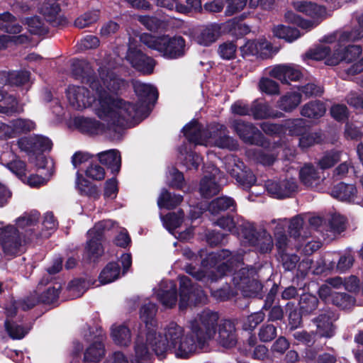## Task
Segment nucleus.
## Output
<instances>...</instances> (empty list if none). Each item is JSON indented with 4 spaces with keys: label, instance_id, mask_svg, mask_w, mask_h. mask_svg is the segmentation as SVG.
Segmentation results:
<instances>
[{
    "label": "nucleus",
    "instance_id": "1",
    "mask_svg": "<svg viewBox=\"0 0 363 363\" xmlns=\"http://www.w3.org/2000/svg\"><path fill=\"white\" fill-rule=\"evenodd\" d=\"M218 318L217 313L204 310L190 320L189 333H186L182 326L172 322L164 328V338L161 334L151 330L147 340L160 359L164 358L169 351L177 357L187 358L198 347H202L214 337Z\"/></svg>",
    "mask_w": 363,
    "mask_h": 363
},
{
    "label": "nucleus",
    "instance_id": "2",
    "mask_svg": "<svg viewBox=\"0 0 363 363\" xmlns=\"http://www.w3.org/2000/svg\"><path fill=\"white\" fill-rule=\"evenodd\" d=\"M139 105L135 106L113 95L101 94L99 101L95 105L96 114L101 118L111 121L118 124H128L133 119L146 117L147 106L151 101L157 98L156 89L150 84L140 81L133 82Z\"/></svg>",
    "mask_w": 363,
    "mask_h": 363
},
{
    "label": "nucleus",
    "instance_id": "3",
    "mask_svg": "<svg viewBox=\"0 0 363 363\" xmlns=\"http://www.w3.org/2000/svg\"><path fill=\"white\" fill-rule=\"evenodd\" d=\"M101 84L99 79L87 77L86 82L93 91H96V99L91 96L87 89L84 86H69L67 90V96L69 104L77 110H82L92 106L95 111V105L99 101L101 94L113 95L124 85V82L118 78L112 72L101 74ZM96 113V112H94Z\"/></svg>",
    "mask_w": 363,
    "mask_h": 363
},
{
    "label": "nucleus",
    "instance_id": "4",
    "mask_svg": "<svg viewBox=\"0 0 363 363\" xmlns=\"http://www.w3.org/2000/svg\"><path fill=\"white\" fill-rule=\"evenodd\" d=\"M242 261V255L240 253L232 254L228 250H223L209 253L202 262L203 266L209 265L211 268H215V269L204 272L191 265H188L186 271L197 280H203L207 277L213 281L224 276L230 268L240 264Z\"/></svg>",
    "mask_w": 363,
    "mask_h": 363
},
{
    "label": "nucleus",
    "instance_id": "5",
    "mask_svg": "<svg viewBox=\"0 0 363 363\" xmlns=\"http://www.w3.org/2000/svg\"><path fill=\"white\" fill-rule=\"evenodd\" d=\"M140 40L148 48L157 50L167 59H177L184 56L185 53V41L180 36L155 37L144 34L141 35Z\"/></svg>",
    "mask_w": 363,
    "mask_h": 363
},
{
    "label": "nucleus",
    "instance_id": "6",
    "mask_svg": "<svg viewBox=\"0 0 363 363\" xmlns=\"http://www.w3.org/2000/svg\"><path fill=\"white\" fill-rule=\"evenodd\" d=\"M26 240L13 225L0 227V246L4 256L13 257L25 251Z\"/></svg>",
    "mask_w": 363,
    "mask_h": 363
},
{
    "label": "nucleus",
    "instance_id": "7",
    "mask_svg": "<svg viewBox=\"0 0 363 363\" xmlns=\"http://www.w3.org/2000/svg\"><path fill=\"white\" fill-rule=\"evenodd\" d=\"M101 118V117H99ZM106 122V125L96 121V119L77 117L74 118V124L79 130L83 133L89 134H102L106 133L113 139L118 138L121 134V128L127 124H118L111 121L101 118Z\"/></svg>",
    "mask_w": 363,
    "mask_h": 363
},
{
    "label": "nucleus",
    "instance_id": "8",
    "mask_svg": "<svg viewBox=\"0 0 363 363\" xmlns=\"http://www.w3.org/2000/svg\"><path fill=\"white\" fill-rule=\"evenodd\" d=\"M256 272L253 267H242L233 274V284L244 296H254L262 289V284L255 278Z\"/></svg>",
    "mask_w": 363,
    "mask_h": 363
},
{
    "label": "nucleus",
    "instance_id": "9",
    "mask_svg": "<svg viewBox=\"0 0 363 363\" xmlns=\"http://www.w3.org/2000/svg\"><path fill=\"white\" fill-rule=\"evenodd\" d=\"M114 225L112 220H107L97 223L88 232V241L85 248V256L89 259H95L103 253L101 240L104 233L110 230Z\"/></svg>",
    "mask_w": 363,
    "mask_h": 363
},
{
    "label": "nucleus",
    "instance_id": "10",
    "mask_svg": "<svg viewBox=\"0 0 363 363\" xmlns=\"http://www.w3.org/2000/svg\"><path fill=\"white\" fill-rule=\"evenodd\" d=\"M204 146H216L220 148L235 150L237 142L226 133V128L220 124H212L205 131Z\"/></svg>",
    "mask_w": 363,
    "mask_h": 363
},
{
    "label": "nucleus",
    "instance_id": "11",
    "mask_svg": "<svg viewBox=\"0 0 363 363\" xmlns=\"http://www.w3.org/2000/svg\"><path fill=\"white\" fill-rule=\"evenodd\" d=\"M206 295L201 287L193 285L187 277H180L179 308L183 310L191 303H204Z\"/></svg>",
    "mask_w": 363,
    "mask_h": 363
},
{
    "label": "nucleus",
    "instance_id": "12",
    "mask_svg": "<svg viewBox=\"0 0 363 363\" xmlns=\"http://www.w3.org/2000/svg\"><path fill=\"white\" fill-rule=\"evenodd\" d=\"M240 231L237 233L241 238L246 240V242L252 245H257L259 250L266 253L270 252L273 247L272 237L267 232H263L262 239H259L257 236L255 226L252 223L247 221H242V223L238 224Z\"/></svg>",
    "mask_w": 363,
    "mask_h": 363
},
{
    "label": "nucleus",
    "instance_id": "13",
    "mask_svg": "<svg viewBox=\"0 0 363 363\" xmlns=\"http://www.w3.org/2000/svg\"><path fill=\"white\" fill-rule=\"evenodd\" d=\"M231 127L244 143L257 145L261 142L262 134L252 124L242 120H234Z\"/></svg>",
    "mask_w": 363,
    "mask_h": 363
},
{
    "label": "nucleus",
    "instance_id": "14",
    "mask_svg": "<svg viewBox=\"0 0 363 363\" xmlns=\"http://www.w3.org/2000/svg\"><path fill=\"white\" fill-rule=\"evenodd\" d=\"M298 185L294 179L283 181H268L266 183L267 192L273 197L283 199L291 196L297 191Z\"/></svg>",
    "mask_w": 363,
    "mask_h": 363
},
{
    "label": "nucleus",
    "instance_id": "15",
    "mask_svg": "<svg viewBox=\"0 0 363 363\" xmlns=\"http://www.w3.org/2000/svg\"><path fill=\"white\" fill-rule=\"evenodd\" d=\"M333 49V56L328 59V65H336L342 61L351 62L358 58L362 51L360 46L352 45L343 48L341 43L337 48L335 46Z\"/></svg>",
    "mask_w": 363,
    "mask_h": 363
},
{
    "label": "nucleus",
    "instance_id": "16",
    "mask_svg": "<svg viewBox=\"0 0 363 363\" xmlns=\"http://www.w3.org/2000/svg\"><path fill=\"white\" fill-rule=\"evenodd\" d=\"M126 59L130 62L133 67L145 74L152 73L155 65L153 59L145 55L135 48H129Z\"/></svg>",
    "mask_w": 363,
    "mask_h": 363
},
{
    "label": "nucleus",
    "instance_id": "17",
    "mask_svg": "<svg viewBox=\"0 0 363 363\" xmlns=\"http://www.w3.org/2000/svg\"><path fill=\"white\" fill-rule=\"evenodd\" d=\"M39 220V214L37 212H31V213H26L21 217L16 219V225H17V228H19L21 229H27L26 232L28 234V239L30 241L34 240L35 239H38L39 238H48L50 235V233L48 231L43 232L41 234L35 233L33 235V231L35 230V225L38 222Z\"/></svg>",
    "mask_w": 363,
    "mask_h": 363
},
{
    "label": "nucleus",
    "instance_id": "18",
    "mask_svg": "<svg viewBox=\"0 0 363 363\" xmlns=\"http://www.w3.org/2000/svg\"><path fill=\"white\" fill-rule=\"evenodd\" d=\"M1 163L22 181L26 179V165L13 152H4L1 156Z\"/></svg>",
    "mask_w": 363,
    "mask_h": 363
},
{
    "label": "nucleus",
    "instance_id": "19",
    "mask_svg": "<svg viewBox=\"0 0 363 363\" xmlns=\"http://www.w3.org/2000/svg\"><path fill=\"white\" fill-rule=\"evenodd\" d=\"M219 173L218 168L212 167L210 174L205 175L201 179L199 191L202 196L208 198L219 192L220 185L217 184L219 180Z\"/></svg>",
    "mask_w": 363,
    "mask_h": 363
},
{
    "label": "nucleus",
    "instance_id": "20",
    "mask_svg": "<svg viewBox=\"0 0 363 363\" xmlns=\"http://www.w3.org/2000/svg\"><path fill=\"white\" fill-rule=\"evenodd\" d=\"M269 75L280 80L284 84H289L290 81H298L301 77V72L293 66L279 65L269 71Z\"/></svg>",
    "mask_w": 363,
    "mask_h": 363
},
{
    "label": "nucleus",
    "instance_id": "21",
    "mask_svg": "<svg viewBox=\"0 0 363 363\" xmlns=\"http://www.w3.org/2000/svg\"><path fill=\"white\" fill-rule=\"evenodd\" d=\"M157 312L156 305L153 303H148L147 304L144 305L140 309V318L145 323L146 328H147V332L146 333V344L153 350V347L149 342L147 340V336L151 330H155L157 333L161 334L162 337L164 338V330L162 332H157L155 327L157 326L156 321L155 320V316ZM154 352V350H152Z\"/></svg>",
    "mask_w": 363,
    "mask_h": 363
},
{
    "label": "nucleus",
    "instance_id": "22",
    "mask_svg": "<svg viewBox=\"0 0 363 363\" xmlns=\"http://www.w3.org/2000/svg\"><path fill=\"white\" fill-rule=\"evenodd\" d=\"M218 342L224 347H232L237 342L235 327L233 322L225 320L219 325Z\"/></svg>",
    "mask_w": 363,
    "mask_h": 363
},
{
    "label": "nucleus",
    "instance_id": "23",
    "mask_svg": "<svg viewBox=\"0 0 363 363\" xmlns=\"http://www.w3.org/2000/svg\"><path fill=\"white\" fill-rule=\"evenodd\" d=\"M156 296L165 307L172 308L175 306L177 296L174 283L172 281L163 282L156 292Z\"/></svg>",
    "mask_w": 363,
    "mask_h": 363
},
{
    "label": "nucleus",
    "instance_id": "24",
    "mask_svg": "<svg viewBox=\"0 0 363 363\" xmlns=\"http://www.w3.org/2000/svg\"><path fill=\"white\" fill-rule=\"evenodd\" d=\"M299 178L303 185L311 188L318 186L323 181L320 172L310 164H306L301 168Z\"/></svg>",
    "mask_w": 363,
    "mask_h": 363
},
{
    "label": "nucleus",
    "instance_id": "25",
    "mask_svg": "<svg viewBox=\"0 0 363 363\" xmlns=\"http://www.w3.org/2000/svg\"><path fill=\"white\" fill-rule=\"evenodd\" d=\"M294 8L298 12L305 13L312 19L322 20L325 14L323 7L307 1H299L293 3Z\"/></svg>",
    "mask_w": 363,
    "mask_h": 363
},
{
    "label": "nucleus",
    "instance_id": "26",
    "mask_svg": "<svg viewBox=\"0 0 363 363\" xmlns=\"http://www.w3.org/2000/svg\"><path fill=\"white\" fill-rule=\"evenodd\" d=\"M99 162L109 168L113 173H118L121 165V157L116 150H110L97 154Z\"/></svg>",
    "mask_w": 363,
    "mask_h": 363
},
{
    "label": "nucleus",
    "instance_id": "27",
    "mask_svg": "<svg viewBox=\"0 0 363 363\" xmlns=\"http://www.w3.org/2000/svg\"><path fill=\"white\" fill-rule=\"evenodd\" d=\"M357 189L353 184L340 183L332 190V196L340 201L358 203Z\"/></svg>",
    "mask_w": 363,
    "mask_h": 363
},
{
    "label": "nucleus",
    "instance_id": "28",
    "mask_svg": "<svg viewBox=\"0 0 363 363\" xmlns=\"http://www.w3.org/2000/svg\"><path fill=\"white\" fill-rule=\"evenodd\" d=\"M220 30V27L218 24L208 25L196 35L195 40L201 45L208 46L218 39Z\"/></svg>",
    "mask_w": 363,
    "mask_h": 363
},
{
    "label": "nucleus",
    "instance_id": "29",
    "mask_svg": "<svg viewBox=\"0 0 363 363\" xmlns=\"http://www.w3.org/2000/svg\"><path fill=\"white\" fill-rule=\"evenodd\" d=\"M183 132L189 141L203 145L205 131H202L201 126L197 121H191L183 128Z\"/></svg>",
    "mask_w": 363,
    "mask_h": 363
},
{
    "label": "nucleus",
    "instance_id": "30",
    "mask_svg": "<svg viewBox=\"0 0 363 363\" xmlns=\"http://www.w3.org/2000/svg\"><path fill=\"white\" fill-rule=\"evenodd\" d=\"M272 225L276 224L274 228V235L276 238V245L282 252L285 251L289 247L290 240L287 238L286 235L284 233V226L286 225V220H273L271 222Z\"/></svg>",
    "mask_w": 363,
    "mask_h": 363
},
{
    "label": "nucleus",
    "instance_id": "31",
    "mask_svg": "<svg viewBox=\"0 0 363 363\" xmlns=\"http://www.w3.org/2000/svg\"><path fill=\"white\" fill-rule=\"evenodd\" d=\"M22 111V107L18 106L16 99L13 96L0 92V113L11 115Z\"/></svg>",
    "mask_w": 363,
    "mask_h": 363
},
{
    "label": "nucleus",
    "instance_id": "32",
    "mask_svg": "<svg viewBox=\"0 0 363 363\" xmlns=\"http://www.w3.org/2000/svg\"><path fill=\"white\" fill-rule=\"evenodd\" d=\"M111 337L119 345L127 346L131 340L130 330L124 325H113L111 328Z\"/></svg>",
    "mask_w": 363,
    "mask_h": 363
},
{
    "label": "nucleus",
    "instance_id": "33",
    "mask_svg": "<svg viewBox=\"0 0 363 363\" xmlns=\"http://www.w3.org/2000/svg\"><path fill=\"white\" fill-rule=\"evenodd\" d=\"M0 29L9 33L17 34L21 32L22 26L16 22L13 15L6 12L0 14Z\"/></svg>",
    "mask_w": 363,
    "mask_h": 363
},
{
    "label": "nucleus",
    "instance_id": "34",
    "mask_svg": "<svg viewBox=\"0 0 363 363\" xmlns=\"http://www.w3.org/2000/svg\"><path fill=\"white\" fill-rule=\"evenodd\" d=\"M325 111L324 104L320 101H311L303 106L301 115L311 118H318L325 114Z\"/></svg>",
    "mask_w": 363,
    "mask_h": 363
},
{
    "label": "nucleus",
    "instance_id": "35",
    "mask_svg": "<svg viewBox=\"0 0 363 363\" xmlns=\"http://www.w3.org/2000/svg\"><path fill=\"white\" fill-rule=\"evenodd\" d=\"M318 333L322 336L330 337L333 333V318L330 313H322L315 319Z\"/></svg>",
    "mask_w": 363,
    "mask_h": 363
},
{
    "label": "nucleus",
    "instance_id": "36",
    "mask_svg": "<svg viewBox=\"0 0 363 363\" xmlns=\"http://www.w3.org/2000/svg\"><path fill=\"white\" fill-rule=\"evenodd\" d=\"M289 232L291 237H293L296 242H301V240L307 238L308 233L303 230V220L301 216H297L291 220Z\"/></svg>",
    "mask_w": 363,
    "mask_h": 363
},
{
    "label": "nucleus",
    "instance_id": "37",
    "mask_svg": "<svg viewBox=\"0 0 363 363\" xmlns=\"http://www.w3.org/2000/svg\"><path fill=\"white\" fill-rule=\"evenodd\" d=\"M273 33L276 37L284 39L288 42H292L301 36L298 29L283 25L274 26Z\"/></svg>",
    "mask_w": 363,
    "mask_h": 363
},
{
    "label": "nucleus",
    "instance_id": "38",
    "mask_svg": "<svg viewBox=\"0 0 363 363\" xmlns=\"http://www.w3.org/2000/svg\"><path fill=\"white\" fill-rule=\"evenodd\" d=\"M120 268L117 263L110 262L101 271L99 275V281L101 284L111 283L119 277Z\"/></svg>",
    "mask_w": 363,
    "mask_h": 363
},
{
    "label": "nucleus",
    "instance_id": "39",
    "mask_svg": "<svg viewBox=\"0 0 363 363\" xmlns=\"http://www.w3.org/2000/svg\"><path fill=\"white\" fill-rule=\"evenodd\" d=\"M183 197L180 195H172L167 190H163L158 199L157 204L160 208H173L182 201Z\"/></svg>",
    "mask_w": 363,
    "mask_h": 363
},
{
    "label": "nucleus",
    "instance_id": "40",
    "mask_svg": "<svg viewBox=\"0 0 363 363\" xmlns=\"http://www.w3.org/2000/svg\"><path fill=\"white\" fill-rule=\"evenodd\" d=\"M162 220L165 228L173 234V230L180 227L184 221V212L179 211L169 213L162 217Z\"/></svg>",
    "mask_w": 363,
    "mask_h": 363
},
{
    "label": "nucleus",
    "instance_id": "41",
    "mask_svg": "<svg viewBox=\"0 0 363 363\" xmlns=\"http://www.w3.org/2000/svg\"><path fill=\"white\" fill-rule=\"evenodd\" d=\"M235 201L233 199L226 196L219 197L213 200L209 206L208 211L211 214H217L220 211H225L231 207L234 208Z\"/></svg>",
    "mask_w": 363,
    "mask_h": 363
},
{
    "label": "nucleus",
    "instance_id": "42",
    "mask_svg": "<svg viewBox=\"0 0 363 363\" xmlns=\"http://www.w3.org/2000/svg\"><path fill=\"white\" fill-rule=\"evenodd\" d=\"M104 355V345L101 341H96L91 345L84 353V360L90 362H97Z\"/></svg>",
    "mask_w": 363,
    "mask_h": 363
},
{
    "label": "nucleus",
    "instance_id": "43",
    "mask_svg": "<svg viewBox=\"0 0 363 363\" xmlns=\"http://www.w3.org/2000/svg\"><path fill=\"white\" fill-rule=\"evenodd\" d=\"M224 165L227 172L234 178L240 177L238 174H244L242 170L244 167V163L233 155L227 156L225 158Z\"/></svg>",
    "mask_w": 363,
    "mask_h": 363
},
{
    "label": "nucleus",
    "instance_id": "44",
    "mask_svg": "<svg viewBox=\"0 0 363 363\" xmlns=\"http://www.w3.org/2000/svg\"><path fill=\"white\" fill-rule=\"evenodd\" d=\"M301 101V96L299 94H288L280 99L279 107L285 111H291L297 107Z\"/></svg>",
    "mask_w": 363,
    "mask_h": 363
},
{
    "label": "nucleus",
    "instance_id": "45",
    "mask_svg": "<svg viewBox=\"0 0 363 363\" xmlns=\"http://www.w3.org/2000/svg\"><path fill=\"white\" fill-rule=\"evenodd\" d=\"M99 19V11H89L80 16L74 21V25L78 28H84L96 23Z\"/></svg>",
    "mask_w": 363,
    "mask_h": 363
},
{
    "label": "nucleus",
    "instance_id": "46",
    "mask_svg": "<svg viewBox=\"0 0 363 363\" xmlns=\"http://www.w3.org/2000/svg\"><path fill=\"white\" fill-rule=\"evenodd\" d=\"M135 359L133 363H148L149 352L143 337L138 336L135 345Z\"/></svg>",
    "mask_w": 363,
    "mask_h": 363
},
{
    "label": "nucleus",
    "instance_id": "47",
    "mask_svg": "<svg viewBox=\"0 0 363 363\" xmlns=\"http://www.w3.org/2000/svg\"><path fill=\"white\" fill-rule=\"evenodd\" d=\"M318 304L317 297L309 294H303L299 301L301 311L305 314L313 312L317 308Z\"/></svg>",
    "mask_w": 363,
    "mask_h": 363
},
{
    "label": "nucleus",
    "instance_id": "48",
    "mask_svg": "<svg viewBox=\"0 0 363 363\" xmlns=\"http://www.w3.org/2000/svg\"><path fill=\"white\" fill-rule=\"evenodd\" d=\"M28 144L31 145L33 151L34 152L50 150L52 145L49 138L40 135L30 138L28 140Z\"/></svg>",
    "mask_w": 363,
    "mask_h": 363
},
{
    "label": "nucleus",
    "instance_id": "49",
    "mask_svg": "<svg viewBox=\"0 0 363 363\" xmlns=\"http://www.w3.org/2000/svg\"><path fill=\"white\" fill-rule=\"evenodd\" d=\"M320 242L316 240H310L308 234L307 238L301 240V242H297L296 247L298 250L301 251L305 255H311L320 247Z\"/></svg>",
    "mask_w": 363,
    "mask_h": 363
},
{
    "label": "nucleus",
    "instance_id": "50",
    "mask_svg": "<svg viewBox=\"0 0 363 363\" xmlns=\"http://www.w3.org/2000/svg\"><path fill=\"white\" fill-rule=\"evenodd\" d=\"M15 136L33 130L35 124L27 119L18 118L11 122Z\"/></svg>",
    "mask_w": 363,
    "mask_h": 363
},
{
    "label": "nucleus",
    "instance_id": "51",
    "mask_svg": "<svg viewBox=\"0 0 363 363\" xmlns=\"http://www.w3.org/2000/svg\"><path fill=\"white\" fill-rule=\"evenodd\" d=\"M251 115L256 119L265 118L273 116L267 104L255 101L252 104Z\"/></svg>",
    "mask_w": 363,
    "mask_h": 363
},
{
    "label": "nucleus",
    "instance_id": "52",
    "mask_svg": "<svg viewBox=\"0 0 363 363\" xmlns=\"http://www.w3.org/2000/svg\"><path fill=\"white\" fill-rule=\"evenodd\" d=\"M40 12L48 21H54L60 12L57 3H44L40 8Z\"/></svg>",
    "mask_w": 363,
    "mask_h": 363
},
{
    "label": "nucleus",
    "instance_id": "53",
    "mask_svg": "<svg viewBox=\"0 0 363 363\" xmlns=\"http://www.w3.org/2000/svg\"><path fill=\"white\" fill-rule=\"evenodd\" d=\"M5 327L9 335L13 340L22 339L30 330L29 328H25L15 323H9V321H6Z\"/></svg>",
    "mask_w": 363,
    "mask_h": 363
},
{
    "label": "nucleus",
    "instance_id": "54",
    "mask_svg": "<svg viewBox=\"0 0 363 363\" xmlns=\"http://www.w3.org/2000/svg\"><path fill=\"white\" fill-rule=\"evenodd\" d=\"M330 48L327 45H320L314 50L309 51L306 56L312 60H321L323 59H326V64L328 65V59L329 57L333 56V53L331 54Z\"/></svg>",
    "mask_w": 363,
    "mask_h": 363
},
{
    "label": "nucleus",
    "instance_id": "55",
    "mask_svg": "<svg viewBox=\"0 0 363 363\" xmlns=\"http://www.w3.org/2000/svg\"><path fill=\"white\" fill-rule=\"evenodd\" d=\"M286 127L291 135H301L306 131V121L302 118L288 121Z\"/></svg>",
    "mask_w": 363,
    "mask_h": 363
},
{
    "label": "nucleus",
    "instance_id": "56",
    "mask_svg": "<svg viewBox=\"0 0 363 363\" xmlns=\"http://www.w3.org/2000/svg\"><path fill=\"white\" fill-rule=\"evenodd\" d=\"M340 152L332 151L324 155L318 161L319 167L323 169H328L340 160Z\"/></svg>",
    "mask_w": 363,
    "mask_h": 363
},
{
    "label": "nucleus",
    "instance_id": "57",
    "mask_svg": "<svg viewBox=\"0 0 363 363\" xmlns=\"http://www.w3.org/2000/svg\"><path fill=\"white\" fill-rule=\"evenodd\" d=\"M30 73L26 71H13L8 74V82L11 85L20 86L28 82Z\"/></svg>",
    "mask_w": 363,
    "mask_h": 363
},
{
    "label": "nucleus",
    "instance_id": "58",
    "mask_svg": "<svg viewBox=\"0 0 363 363\" xmlns=\"http://www.w3.org/2000/svg\"><path fill=\"white\" fill-rule=\"evenodd\" d=\"M354 302V300L351 296L343 293H335L332 297V303L342 309L350 308Z\"/></svg>",
    "mask_w": 363,
    "mask_h": 363
},
{
    "label": "nucleus",
    "instance_id": "59",
    "mask_svg": "<svg viewBox=\"0 0 363 363\" xmlns=\"http://www.w3.org/2000/svg\"><path fill=\"white\" fill-rule=\"evenodd\" d=\"M26 23L29 31L33 34L41 35L47 31L44 23L38 16L27 18Z\"/></svg>",
    "mask_w": 363,
    "mask_h": 363
},
{
    "label": "nucleus",
    "instance_id": "60",
    "mask_svg": "<svg viewBox=\"0 0 363 363\" xmlns=\"http://www.w3.org/2000/svg\"><path fill=\"white\" fill-rule=\"evenodd\" d=\"M242 170L244 174H240V177H235V179L237 182L244 188H249L255 183V176L249 169H247L245 165ZM238 174L240 175V174Z\"/></svg>",
    "mask_w": 363,
    "mask_h": 363
},
{
    "label": "nucleus",
    "instance_id": "61",
    "mask_svg": "<svg viewBox=\"0 0 363 363\" xmlns=\"http://www.w3.org/2000/svg\"><path fill=\"white\" fill-rule=\"evenodd\" d=\"M320 141V136L316 133H306V131L301 135L299 139V146L301 148H308Z\"/></svg>",
    "mask_w": 363,
    "mask_h": 363
},
{
    "label": "nucleus",
    "instance_id": "62",
    "mask_svg": "<svg viewBox=\"0 0 363 363\" xmlns=\"http://www.w3.org/2000/svg\"><path fill=\"white\" fill-rule=\"evenodd\" d=\"M258 335L262 342L272 341L277 336V328L272 324L264 325L259 329Z\"/></svg>",
    "mask_w": 363,
    "mask_h": 363
},
{
    "label": "nucleus",
    "instance_id": "63",
    "mask_svg": "<svg viewBox=\"0 0 363 363\" xmlns=\"http://www.w3.org/2000/svg\"><path fill=\"white\" fill-rule=\"evenodd\" d=\"M60 285L55 284V286L49 287L43 294L41 295L40 300L45 303H52L55 301L59 295L60 291Z\"/></svg>",
    "mask_w": 363,
    "mask_h": 363
},
{
    "label": "nucleus",
    "instance_id": "64",
    "mask_svg": "<svg viewBox=\"0 0 363 363\" xmlns=\"http://www.w3.org/2000/svg\"><path fill=\"white\" fill-rule=\"evenodd\" d=\"M363 37V28L359 26L351 31H345L339 37L340 43L357 40Z\"/></svg>",
    "mask_w": 363,
    "mask_h": 363
}]
</instances>
